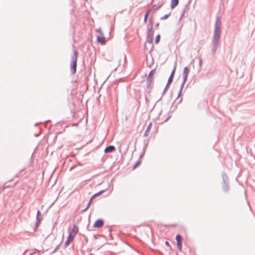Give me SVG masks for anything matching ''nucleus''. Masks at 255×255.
<instances>
[{"label":"nucleus","mask_w":255,"mask_h":255,"mask_svg":"<svg viewBox=\"0 0 255 255\" xmlns=\"http://www.w3.org/2000/svg\"><path fill=\"white\" fill-rule=\"evenodd\" d=\"M156 6V4H155V5H154L153 6V7H155Z\"/></svg>","instance_id":"nucleus-52"},{"label":"nucleus","mask_w":255,"mask_h":255,"mask_svg":"<svg viewBox=\"0 0 255 255\" xmlns=\"http://www.w3.org/2000/svg\"><path fill=\"white\" fill-rule=\"evenodd\" d=\"M202 59H201V58H200L199 60V66L200 67H201L202 66Z\"/></svg>","instance_id":"nucleus-37"},{"label":"nucleus","mask_w":255,"mask_h":255,"mask_svg":"<svg viewBox=\"0 0 255 255\" xmlns=\"http://www.w3.org/2000/svg\"><path fill=\"white\" fill-rule=\"evenodd\" d=\"M166 91H164V90H163L162 93V96L159 99V100L156 102V103H157L158 102H159L162 98V96L165 94V93H166Z\"/></svg>","instance_id":"nucleus-33"},{"label":"nucleus","mask_w":255,"mask_h":255,"mask_svg":"<svg viewBox=\"0 0 255 255\" xmlns=\"http://www.w3.org/2000/svg\"><path fill=\"white\" fill-rule=\"evenodd\" d=\"M156 70V68L151 70L147 76L146 79V86L144 88V93H150L153 87V75Z\"/></svg>","instance_id":"nucleus-2"},{"label":"nucleus","mask_w":255,"mask_h":255,"mask_svg":"<svg viewBox=\"0 0 255 255\" xmlns=\"http://www.w3.org/2000/svg\"><path fill=\"white\" fill-rule=\"evenodd\" d=\"M185 85V83H182L181 85H180V90L178 92V95H177V97L176 98V99H178L182 94V90H183V88L184 87V86Z\"/></svg>","instance_id":"nucleus-17"},{"label":"nucleus","mask_w":255,"mask_h":255,"mask_svg":"<svg viewBox=\"0 0 255 255\" xmlns=\"http://www.w3.org/2000/svg\"><path fill=\"white\" fill-rule=\"evenodd\" d=\"M35 135V136L37 137V136H38L39 135V133H38V134H35V135Z\"/></svg>","instance_id":"nucleus-47"},{"label":"nucleus","mask_w":255,"mask_h":255,"mask_svg":"<svg viewBox=\"0 0 255 255\" xmlns=\"http://www.w3.org/2000/svg\"><path fill=\"white\" fill-rule=\"evenodd\" d=\"M149 24L150 25L148 28L147 37H153L154 31L153 30V18L150 17L149 19Z\"/></svg>","instance_id":"nucleus-7"},{"label":"nucleus","mask_w":255,"mask_h":255,"mask_svg":"<svg viewBox=\"0 0 255 255\" xmlns=\"http://www.w3.org/2000/svg\"><path fill=\"white\" fill-rule=\"evenodd\" d=\"M78 232V227L76 225H74L72 231L70 232V233H71L72 235L76 236Z\"/></svg>","instance_id":"nucleus-13"},{"label":"nucleus","mask_w":255,"mask_h":255,"mask_svg":"<svg viewBox=\"0 0 255 255\" xmlns=\"http://www.w3.org/2000/svg\"><path fill=\"white\" fill-rule=\"evenodd\" d=\"M175 110V109H173V111H172V112H173V111H174Z\"/></svg>","instance_id":"nucleus-54"},{"label":"nucleus","mask_w":255,"mask_h":255,"mask_svg":"<svg viewBox=\"0 0 255 255\" xmlns=\"http://www.w3.org/2000/svg\"><path fill=\"white\" fill-rule=\"evenodd\" d=\"M149 142V139H144L143 140V150H145L146 149Z\"/></svg>","instance_id":"nucleus-19"},{"label":"nucleus","mask_w":255,"mask_h":255,"mask_svg":"<svg viewBox=\"0 0 255 255\" xmlns=\"http://www.w3.org/2000/svg\"><path fill=\"white\" fill-rule=\"evenodd\" d=\"M176 65H177V63H176V62H175L174 67H173V68L171 71V73L170 74V76H171L172 78H174V76L176 68Z\"/></svg>","instance_id":"nucleus-21"},{"label":"nucleus","mask_w":255,"mask_h":255,"mask_svg":"<svg viewBox=\"0 0 255 255\" xmlns=\"http://www.w3.org/2000/svg\"><path fill=\"white\" fill-rule=\"evenodd\" d=\"M171 118V116H170L169 114L168 115V116L167 117V118L164 120V121L162 122V123H164V122H167V121H168Z\"/></svg>","instance_id":"nucleus-32"},{"label":"nucleus","mask_w":255,"mask_h":255,"mask_svg":"<svg viewBox=\"0 0 255 255\" xmlns=\"http://www.w3.org/2000/svg\"><path fill=\"white\" fill-rule=\"evenodd\" d=\"M88 209H87V207L84 209H83L82 211V212L83 213L84 212H85L86 211H87Z\"/></svg>","instance_id":"nucleus-44"},{"label":"nucleus","mask_w":255,"mask_h":255,"mask_svg":"<svg viewBox=\"0 0 255 255\" xmlns=\"http://www.w3.org/2000/svg\"><path fill=\"white\" fill-rule=\"evenodd\" d=\"M182 98L180 99L179 100V101L178 102V103H177V105L175 106V107H174V109H176L177 108V105H178L179 104L181 103L182 102Z\"/></svg>","instance_id":"nucleus-34"},{"label":"nucleus","mask_w":255,"mask_h":255,"mask_svg":"<svg viewBox=\"0 0 255 255\" xmlns=\"http://www.w3.org/2000/svg\"><path fill=\"white\" fill-rule=\"evenodd\" d=\"M177 247L179 251H181L182 248V243H177Z\"/></svg>","instance_id":"nucleus-26"},{"label":"nucleus","mask_w":255,"mask_h":255,"mask_svg":"<svg viewBox=\"0 0 255 255\" xmlns=\"http://www.w3.org/2000/svg\"><path fill=\"white\" fill-rule=\"evenodd\" d=\"M144 153H145V150H143V152H142V154L140 155L139 159H140V158L144 155Z\"/></svg>","instance_id":"nucleus-39"},{"label":"nucleus","mask_w":255,"mask_h":255,"mask_svg":"<svg viewBox=\"0 0 255 255\" xmlns=\"http://www.w3.org/2000/svg\"><path fill=\"white\" fill-rule=\"evenodd\" d=\"M165 244L166 246L170 247L169 243L168 241H166L165 242Z\"/></svg>","instance_id":"nucleus-40"},{"label":"nucleus","mask_w":255,"mask_h":255,"mask_svg":"<svg viewBox=\"0 0 255 255\" xmlns=\"http://www.w3.org/2000/svg\"><path fill=\"white\" fill-rule=\"evenodd\" d=\"M186 10V9L185 8H184V9H183V11H182V13H181V15H180V18H179V21H180L181 20V19H182V17L184 16Z\"/></svg>","instance_id":"nucleus-27"},{"label":"nucleus","mask_w":255,"mask_h":255,"mask_svg":"<svg viewBox=\"0 0 255 255\" xmlns=\"http://www.w3.org/2000/svg\"><path fill=\"white\" fill-rule=\"evenodd\" d=\"M104 223H105L104 220L103 219L100 218V219H97L95 222V223H94V225H93L92 227H90V225L89 224L87 227V229L88 231H92V228H102L104 226Z\"/></svg>","instance_id":"nucleus-5"},{"label":"nucleus","mask_w":255,"mask_h":255,"mask_svg":"<svg viewBox=\"0 0 255 255\" xmlns=\"http://www.w3.org/2000/svg\"><path fill=\"white\" fill-rule=\"evenodd\" d=\"M36 219V222L35 224V227L33 229V231L34 232L37 231V229H38V227L39 226V225L41 223V221L43 219V217L41 215V212L39 210H38L37 211Z\"/></svg>","instance_id":"nucleus-6"},{"label":"nucleus","mask_w":255,"mask_h":255,"mask_svg":"<svg viewBox=\"0 0 255 255\" xmlns=\"http://www.w3.org/2000/svg\"><path fill=\"white\" fill-rule=\"evenodd\" d=\"M144 99H145V100L146 102L148 101V99L147 98V95L145 93L144 94Z\"/></svg>","instance_id":"nucleus-42"},{"label":"nucleus","mask_w":255,"mask_h":255,"mask_svg":"<svg viewBox=\"0 0 255 255\" xmlns=\"http://www.w3.org/2000/svg\"><path fill=\"white\" fill-rule=\"evenodd\" d=\"M159 23H158V22H157V23L155 24V28H158V26H159Z\"/></svg>","instance_id":"nucleus-45"},{"label":"nucleus","mask_w":255,"mask_h":255,"mask_svg":"<svg viewBox=\"0 0 255 255\" xmlns=\"http://www.w3.org/2000/svg\"><path fill=\"white\" fill-rule=\"evenodd\" d=\"M97 41L102 45L105 44L106 43V38L104 34L103 35H98L97 37Z\"/></svg>","instance_id":"nucleus-11"},{"label":"nucleus","mask_w":255,"mask_h":255,"mask_svg":"<svg viewBox=\"0 0 255 255\" xmlns=\"http://www.w3.org/2000/svg\"><path fill=\"white\" fill-rule=\"evenodd\" d=\"M170 86V85H168L166 84L165 87V88H164V91H167L168 90Z\"/></svg>","instance_id":"nucleus-36"},{"label":"nucleus","mask_w":255,"mask_h":255,"mask_svg":"<svg viewBox=\"0 0 255 255\" xmlns=\"http://www.w3.org/2000/svg\"><path fill=\"white\" fill-rule=\"evenodd\" d=\"M190 3H191V0H189L187 3L185 5L184 8L187 9L188 7V5L190 4Z\"/></svg>","instance_id":"nucleus-30"},{"label":"nucleus","mask_w":255,"mask_h":255,"mask_svg":"<svg viewBox=\"0 0 255 255\" xmlns=\"http://www.w3.org/2000/svg\"><path fill=\"white\" fill-rule=\"evenodd\" d=\"M75 236L72 235L71 233H69L68 237L67 238V240L64 244V247L66 248L67 246H68L70 243L73 241L75 238Z\"/></svg>","instance_id":"nucleus-9"},{"label":"nucleus","mask_w":255,"mask_h":255,"mask_svg":"<svg viewBox=\"0 0 255 255\" xmlns=\"http://www.w3.org/2000/svg\"><path fill=\"white\" fill-rule=\"evenodd\" d=\"M141 162V160L140 159H138L134 165L133 166V169H135L137 167H138Z\"/></svg>","instance_id":"nucleus-22"},{"label":"nucleus","mask_w":255,"mask_h":255,"mask_svg":"<svg viewBox=\"0 0 255 255\" xmlns=\"http://www.w3.org/2000/svg\"><path fill=\"white\" fill-rule=\"evenodd\" d=\"M97 31L99 33L100 35H103V33L101 28H99Z\"/></svg>","instance_id":"nucleus-35"},{"label":"nucleus","mask_w":255,"mask_h":255,"mask_svg":"<svg viewBox=\"0 0 255 255\" xmlns=\"http://www.w3.org/2000/svg\"><path fill=\"white\" fill-rule=\"evenodd\" d=\"M93 200H94V199H92V198L91 197V198H90V200H89V202L90 204H91V203H92V201H93Z\"/></svg>","instance_id":"nucleus-43"},{"label":"nucleus","mask_w":255,"mask_h":255,"mask_svg":"<svg viewBox=\"0 0 255 255\" xmlns=\"http://www.w3.org/2000/svg\"><path fill=\"white\" fill-rule=\"evenodd\" d=\"M60 246V244H59L58 245H57L56 248L53 250V251H52V254H54L55 253L57 250L58 249L59 247Z\"/></svg>","instance_id":"nucleus-29"},{"label":"nucleus","mask_w":255,"mask_h":255,"mask_svg":"<svg viewBox=\"0 0 255 255\" xmlns=\"http://www.w3.org/2000/svg\"><path fill=\"white\" fill-rule=\"evenodd\" d=\"M171 13V12H169L168 13L165 14L164 16L161 17L160 18V19L161 20H164L167 19L170 16Z\"/></svg>","instance_id":"nucleus-20"},{"label":"nucleus","mask_w":255,"mask_h":255,"mask_svg":"<svg viewBox=\"0 0 255 255\" xmlns=\"http://www.w3.org/2000/svg\"><path fill=\"white\" fill-rule=\"evenodd\" d=\"M56 138H57V136H55L54 137V139H56Z\"/></svg>","instance_id":"nucleus-53"},{"label":"nucleus","mask_w":255,"mask_h":255,"mask_svg":"<svg viewBox=\"0 0 255 255\" xmlns=\"http://www.w3.org/2000/svg\"><path fill=\"white\" fill-rule=\"evenodd\" d=\"M189 73V69L187 66H186L184 68L183 71V74H182L183 80H182V83L185 84V83L187 80L188 75Z\"/></svg>","instance_id":"nucleus-8"},{"label":"nucleus","mask_w":255,"mask_h":255,"mask_svg":"<svg viewBox=\"0 0 255 255\" xmlns=\"http://www.w3.org/2000/svg\"><path fill=\"white\" fill-rule=\"evenodd\" d=\"M91 204H90L89 202H88V204H87V209H89V208L90 207Z\"/></svg>","instance_id":"nucleus-46"},{"label":"nucleus","mask_w":255,"mask_h":255,"mask_svg":"<svg viewBox=\"0 0 255 255\" xmlns=\"http://www.w3.org/2000/svg\"><path fill=\"white\" fill-rule=\"evenodd\" d=\"M144 153H145V150H143V152H142V154L140 155L139 159H140V158L144 155Z\"/></svg>","instance_id":"nucleus-38"},{"label":"nucleus","mask_w":255,"mask_h":255,"mask_svg":"<svg viewBox=\"0 0 255 255\" xmlns=\"http://www.w3.org/2000/svg\"><path fill=\"white\" fill-rule=\"evenodd\" d=\"M173 78H172L171 76H169V77L168 78V79L167 80V82L166 84H167L168 85H170L173 81Z\"/></svg>","instance_id":"nucleus-25"},{"label":"nucleus","mask_w":255,"mask_h":255,"mask_svg":"<svg viewBox=\"0 0 255 255\" xmlns=\"http://www.w3.org/2000/svg\"><path fill=\"white\" fill-rule=\"evenodd\" d=\"M161 112H162V111H161L159 112V114H158V116H159L161 115Z\"/></svg>","instance_id":"nucleus-48"},{"label":"nucleus","mask_w":255,"mask_h":255,"mask_svg":"<svg viewBox=\"0 0 255 255\" xmlns=\"http://www.w3.org/2000/svg\"><path fill=\"white\" fill-rule=\"evenodd\" d=\"M35 251H36V252H39V250H35Z\"/></svg>","instance_id":"nucleus-50"},{"label":"nucleus","mask_w":255,"mask_h":255,"mask_svg":"<svg viewBox=\"0 0 255 255\" xmlns=\"http://www.w3.org/2000/svg\"><path fill=\"white\" fill-rule=\"evenodd\" d=\"M105 192V190H102L100 191L99 192L94 194L93 195L91 196L92 198V199H94L95 198L97 197L98 196L102 195L103 193H104Z\"/></svg>","instance_id":"nucleus-16"},{"label":"nucleus","mask_w":255,"mask_h":255,"mask_svg":"<svg viewBox=\"0 0 255 255\" xmlns=\"http://www.w3.org/2000/svg\"><path fill=\"white\" fill-rule=\"evenodd\" d=\"M164 2H163L162 3H161L160 5H159L157 8L155 9L156 10H157L158 9H159L162 6V5L164 4Z\"/></svg>","instance_id":"nucleus-31"},{"label":"nucleus","mask_w":255,"mask_h":255,"mask_svg":"<svg viewBox=\"0 0 255 255\" xmlns=\"http://www.w3.org/2000/svg\"><path fill=\"white\" fill-rule=\"evenodd\" d=\"M221 22L219 17H217L215 24V29L212 39L213 43V46L212 48V54L215 55L217 52V49L219 46V40L221 37Z\"/></svg>","instance_id":"nucleus-1"},{"label":"nucleus","mask_w":255,"mask_h":255,"mask_svg":"<svg viewBox=\"0 0 255 255\" xmlns=\"http://www.w3.org/2000/svg\"><path fill=\"white\" fill-rule=\"evenodd\" d=\"M174 102H175V101L172 103V106L173 105V104H174Z\"/></svg>","instance_id":"nucleus-49"},{"label":"nucleus","mask_w":255,"mask_h":255,"mask_svg":"<svg viewBox=\"0 0 255 255\" xmlns=\"http://www.w3.org/2000/svg\"><path fill=\"white\" fill-rule=\"evenodd\" d=\"M144 99H145V100L146 102L148 101V99L147 98V95L145 93L144 94Z\"/></svg>","instance_id":"nucleus-41"},{"label":"nucleus","mask_w":255,"mask_h":255,"mask_svg":"<svg viewBox=\"0 0 255 255\" xmlns=\"http://www.w3.org/2000/svg\"><path fill=\"white\" fill-rule=\"evenodd\" d=\"M38 124V123H36V124H35V126H36Z\"/></svg>","instance_id":"nucleus-51"},{"label":"nucleus","mask_w":255,"mask_h":255,"mask_svg":"<svg viewBox=\"0 0 255 255\" xmlns=\"http://www.w3.org/2000/svg\"><path fill=\"white\" fill-rule=\"evenodd\" d=\"M152 8L149 9L145 13L143 19V22L144 23L147 22V18L148 17L149 14L151 11Z\"/></svg>","instance_id":"nucleus-15"},{"label":"nucleus","mask_w":255,"mask_h":255,"mask_svg":"<svg viewBox=\"0 0 255 255\" xmlns=\"http://www.w3.org/2000/svg\"><path fill=\"white\" fill-rule=\"evenodd\" d=\"M116 150V147L113 145L107 146L104 149V152L106 153H112Z\"/></svg>","instance_id":"nucleus-10"},{"label":"nucleus","mask_w":255,"mask_h":255,"mask_svg":"<svg viewBox=\"0 0 255 255\" xmlns=\"http://www.w3.org/2000/svg\"><path fill=\"white\" fill-rule=\"evenodd\" d=\"M78 55V51L76 50H74L73 51V54L71 57V62L70 64V72L72 75L76 73Z\"/></svg>","instance_id":"nucleus-3"},{"label":"nucleus","mask_w":255,"mask_h":255,"mask_svg":"<svg viewBox=\"0 0 255 255\" xmlns=\"http://www.w3.org/2000/svg\"><path fill=\"white\" fill-rule=\"evenodd\" d=\"M93 237L95 239H98L100 237H103V236L102 235L98 234L94 235Z\"/></svg>","instance_id":"nucleus-28"},{"label":"nucleus","mask_w":255,"mask_h":255,"mask_svg":"<svg viewBox=\"0 0 255 255\" xmlns=\"http://www.w3.org/2000/svg\"><path fill=\"white\" fill-rule=\"evenodd\" d=\"M153 37L146 36V42L150 44H152L153 42Z\"/></svg>","instance_id":"nucleus-24"},{"label":"nucleus","mask_w":255,"mask_h":255,"mask_svg":"<svg viewBox=\"0 0 255 255\" xmlns=\"http://www.w3.org/2000/svg\"><path fill=\"white\" fill-rule=\"evenodd\" d=\"M160 40V35L159 34H158L156 35L155 38V43L156 44H158Z\"/></svg>","instance_id":"nucleus-23"},{"label":"nucleus","mask_w":255,"mask_h":255,"mask_svg":"<svg viewBox=\"0 0 255 255\" xmlns=\"http://www.w3.org/2000/svg\"><path fill=\"white\" fill-rule=\"evenodd\" d=\"M175 240L176 241V243L182 242V237L181 235L180 234H177L175 237Z\"/></svg>","instance_id":"nucleus-18"},{"label":"nucleus","mask_w":255,"mask_h":255,"mask_svg":"<svg viewBox=\"0 0 255 255\" xmlns=\"http://www.w3.org/2000/svg\"><path fill=\"white\" fill-rule=\"evenodd\" d=\"M152 123L150 122L149 123V124L148 125L145 131H144V133L143 134V136L145 137V136H147L148 135V131L150 130L151 128V127H152Z\"/></svg>","instance_id":"nucleus-14"},{"label":"nucleus","mask_w":255,"mask_h":255,"mask_svg":"<svg viewBox=\"0 0 255 255\" xmlns=\"http://www.w3.org/2000/svg\"><path fill=\"white\" fill-rule=\"evenodd\" d=\"M222 178L223 181L222 183V190L224 192H228L230 190L229 179L225 172L222 173Z\"/></svg>","instance_id":"nucleus-4"},{"label":"nucleus","mask_w":255,"mask_h":255,"mask_svg":"<svg viewBox=\"0 0 255 255\" xmlns=\"http://www.w3.org/2000/svg\"><path fill=\"white\" fill-rule=\"evenodd\" d=\"M179 0H171L170 8L172 9L178 5Z\"/></svg>","instance_id":"nucleus-12"}]
</instances>
